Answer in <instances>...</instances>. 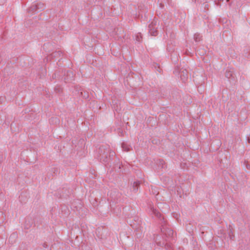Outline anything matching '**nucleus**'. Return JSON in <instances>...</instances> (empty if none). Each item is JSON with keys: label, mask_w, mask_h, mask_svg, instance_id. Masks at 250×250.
<instances>
[{"label": "nucleus", "mask_w": 250, "mask_h": 250, "mask_svg": "<svg viewBox=\"0 0 250 250\" xmlns=\"http://www.w3.org/2000/svg\"><path fill=\"white\" fill-rule=\"evenodd\" d=\"M162 231L163 232V233H165V235H168L169 237L172 236L173 233V231L169 229H167L166 230L164 229V230L162 229Z\"/></svg>", "instance_id": "nucleus-3"}, {"label": "nucleus", "mask_w": 250, "mask_h": 250, "mask_svg": "<svg viewBox=\"0 0 250 250\" xmlns=\"http://www.w3.org/2000/svg\"><path fill=\"white\" fill-rule=\"evenodd\" d=\"M232 74L231 72H226V76L227 78H229L232 76Z\"/></svg>", "instance_id": "nucleus-9"}, {"label": "nucleus", "mask_w": 250, "mask_h": 250, "mask_svg": "<svg viewBox=\"0 0 250 250\" xmlns=\"http://www.w3.org/2000/svg\"><path fill=\"white\" fill-rule=\"evenodd\" d=\"M37 10H38V8L37 7V4H34V5H32L28 9V12H31V11H37Z\"/></svg>", "instance_id": "nucleus-5"}, {"label": "nucleus", "mask_w": 250, "mask_h": 250, "mask_svg": "<svg viewBox=\"0 0 250 250\" xmlns=\"http://www.w3.org/2000/svg\"><path fill=\"white\" fill-rule=\"evenodd\" d=\"M151 210L153 213L155 214L157 217H160L161 213L158 210L154 208H151Z\"/></svg>", "instance_id": "nucleus-4"}, {"label": "nucleus", "mask_w": 250, "mask_h": 250, "mask_svg": "<svg viewBox=\"0 0 250 250\" xmlns=\"http://www.w3.org/2000/svg\"><path fill=\"white\" fill-rule=\"evenodd\" d=\"M183 76L185 78H187V74H186V76H185V75L183 74Z\"/></svg>", "instance_id": "nucleus-12"}, {"label": "nucleus", "mask_w": 250, "mask_h": 250, "mask_svg": "<svg viewBox=\"0 0 250 250\" xmlns=\"http://www.w3.org/2000/svg\"><path fill=\"white\" fill-rule=\"evenodd\" d=\"M247 167L248 168H250V165H247Z\"/></svg>", "instance_id": "nucleus-14"}, {"label": "nucleus", "mask_w": 250, "mask_h": 250, "mask_svg": "<svg viewBox=\"0 0 250 250\" xmlns=\"http://www.w3.org/2000/svg\"><path fill=\"white\" fill-rule=\"evenodd\" d=\"M156 25V21H152L148 26L149 28V32L151 34V36H155L157 34V31L156 30V27L155 26Z\"/></svg>", "instance_id": "nucleus-2"}, {"label": "nucleus", "mask_w": 250, "mask_h": 250, "mask_svg": "<svg viewBox=\"0 0 250 250\" xmlns=\"http://www.w3.org/2000/svg\"><path fill=\"white\" fill-rule=\"evenodd\" d=\"M109 153V157H110L111 156L113 157L115 155V152L114 151H111L110 150H109V151L107 152V153Z\"/></svg>", "instance_id": "nucleus-11"}, {"label": "nucleus", "mask_w": 250, "mask_h": 250, "mask_svg": "<svg viewBox=\"0 0 250 250\" xmlns=\"http://www.w3.org/2000/svg\"><path fill=\"white\" fill-rule=\"evenodd\" d=\"M142 38V37L141 36V35H140V36L138 35L136 36V40L138 42H141Z\"/></svg>", "instance_id": "nucleus-10"}, {"label": "nucleus", "mask_w": 250, "mask_h": 250, "mask_svg": "<svg viewBox=\"0 0 250 250\" xmlns=\"http://www.w3.org/2000/svg\"><path fill=\"white\" fill-rule=\"evenodd\" d=\"M163 162H163V160L160 161V163H161V164H163Z\"/></svg>", "instance_id": "nucleus-15"}, {"label": "nucleus", "mask_w": 250, "mask_h": 250, "mask_svg": "<svg viewBox=\"0 0 250 250\" xmlns=\"http://www.w3.org/2000/svg\"><path fill=\"white\" fill-rule=\"evenodd\" d=\"M122 147L123 149V150L125 151H129L130 150L129 147L125 143H123L122 145Z\"/></svg>", "instance_id": "nucleus-6"}, {"label": "nucleus", "mask_w": 250, "mask_h": 250, "mask_svg": "<svg viewBox=\"0 0 250 250\" xmlns=\"http://www.w3.org/2000/svg\"><path fill=\"white\" fill-rule=\"evenodd\" d=\"M183 76L185 78H187V74H186V76H185V75L183 74Z\"/></svg>", "instance_id": "nucleus-13"}, {"label": "nucleus", "mask_w": 250, "mask_h": 250, "mask_svg": "<svg viewBox=\"0 0 250 250\" xmlns=\"http://www.w3.org/2000/svg\"><path fill=\"white\" fill-rule=\"evenodd\" d=\"M140 185V183L139 182H135L133 185V190L136 191L138 189L137 187Z\"/></svg>", "instance_id": "nucleus-8"}, {"label": "nucleus", "mask_w": 250, "mask_h": 250, "mask_svg": "<svg viewBox=\"0 0 250 250\" xmlns=\"http://www.w3.org/2000/svg\"><path fill=\"white\" fill-rule=\"evenodd\" d=\"M109 151V149H107L105 146H102L99 148V153L100 156L101 157V159H103L104 162L107 161V154Z\"/></svg>", "instance_id": "nucleus-1"}, {"label": "nucleus", "mask_w": 250, "mask_h": 250, "mask_svg": "<svg viewBox=\"0 0 250 250\" xmlns=\"http://www.w3.org/2000/svg\"><path fill=\"white\" fill-rule=\"evenodd\" d=\"M38 10L41 11L44 9V5L43 3L40 2L37 4Z\"/></svg>", "instance_id": "nucleus-7"}]
</instances>
